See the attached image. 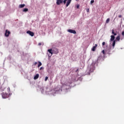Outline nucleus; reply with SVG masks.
Wrapping results in <instances>:
<instances>
[{
	"mask_svg": "<svg viewBox=\"0 0 124 124\" xmlns=\"http://www.w3.org/2000/svg\"><path fill=\"white\" fill-rule=\"evenodd\" d=\"M64 84V85H65V86H68V85L71 84V83L66 81Z\"/></svg>",
	"mask_w": 124,
	"mask_h": 124,
	"instance_id": "nucleus-16",
	"label": "nucleus"
},
{
	"mask_svg": "<svg viewBox=\"0 0 124 124\" xmlns=\"http://www.w3.org/2000/svg\"><path fill=\"white\" fill-rule=\"evenodd\" d=\"M38 62H35L34 63V65H36L37 64Z\"/></svg>",
	"mask_w": 124,
	"mask_h": 124,
	"instance_id": "nucleus-29",
	"label": "nucleus"
},
{
	"mask_svg": "<svg viewBox=\"0 0 124 124\" xmlns=\"http://www.w3.org/2000/svg\"><path fill=\"white\" fill-rule=\"evenodd\" d=\"M42 69H44V68H43V67H41L40 68V70H42Z\"/></svg>",
	"mask_w": 124,
	"mask_h": 124,
	"instance_id": "nucleus-25",
	"label": "nucleus"
},
{
	"mask_svg": "<svg viewBox=\"0 0 124 124\" xmlns=\"http://www.w3.org/2000/svg\"><path fill=\"white\" fill-rule=\"evenodd\" d=\"M112 33L113 34L114 36L117 35V32H115V31H114V30H112Z\"/></svg>",
	"mask_w": 124,
	"mask_h": 124,
	"instance_id": "nucleus-13",
	"label": "nucleus"
},
{
	"mask_svg": "<svg viewBox=\"0 0 124 124\" xmlns=\"http://www.w3.org/2000/svg\"><path fill=\"white\" fill-rule=\"evenodd\" d=\"M1 96L2 98H7V97H8V94L6 93L3 92L1 93Z\"/></svg>",
	"mask_w": 124,
	"mask_h": 124,
	"instance_id": "nucleus-2",
	"label": "nucleus"
},
{
	"mask_svg": "<svg viewBox=\"0 0 124 124\" xmlns=\"http://www.w3.org/2000/svg\"><path fill=\"white\" fill-rule=\"evenodd\" d=\"M53 53L58 55L59 54V49L58 48H54L53 50Z\"/></svg>",
	"mask_w": 124,
	"mask_h": 124,
	"instance_id": "nucleus-4",
	"label": "nucleus"
},
{
	"mask_svg": "<svg viewBox=\"0 0 124 124\" xmlns=\"http://www.w3.org/2000/svg\"><path fill=\"white\" fill-rule=\"evenodd\" d=\"M25 5H25V4H20V5H19V7L20 8H23V7H25Z\"/></svg>",
	"mask_w": 124,
	"mask_h": 124,
	"instance_id": "nucleus-12",
	"label": "nucleus"
},
{
	"mask_svg": "<svg viewBox=\"0 0 124 124\" xmlns=\"http://www.w3.org/2000/svg\"><path fill=\"white\" fill-rule=\"evenodd\" d=\"M96 47H97V44H95L94 46L92 48V50L93 52H94L95 51V49H96Z\"/></svg>",
	"mask_w": 124,
	"mask_h": 124,
	"instance_id": "nucleus-8",
	"label": "nucleus"
},
{
	"mask_svg": "<svg viewBox=\"0 0 124 124\" xmlns=\"http://www.w3.org/2000/svg\"><path fill=\"white\" fill-rule=\"evenodd\" d=\"M110 37V41H114L115 40V36L111 35Z\"/></svg>",
	"mask_w": 124,
	"mask_h": 124,
	"instance_id": "nucleus-10",
	"label": "nucleus"
},
{
	"mask_svg": "<svg viewBox=\"0 0 124 124\" xmlns=\"http://www.w3.org/2000/svg\"><path fill=\"white\" fill-rule=\"evenodd\" d=\"M78 70H79L78 69L77 70V71H76V72H77V71H78Z\"/></svg>",
	"mask_w": 124,
	"mask_h": 124,
	"instance_id": "nucleus-31",
	"label": "nucleus"
},
{
	"mask_svg": "<svg viewBox=\"0 0 124 124\" xmlns=\"http://www.w3.org/2000/svg\"><path fill=\"white\" fill-rule=\"evenodd\" d=\"M42 65V63L41 62H38V67H40Z\"/></svg>",
	"mask_w": 124,
	"mask_h": 124,
	"instance_id": "nucleus-14",
	"label": "nucleus"
},
{
	"mask_svg": "<svg viewBox=\"0 0 124 124\" xmlns=\"http://www.w3.org/2000/svg\"><path fill=\"white\" fill-rule=\"evenodd\" d=\"M56 4L57 5H60V4L62 3V2H63V0H56Z\"/></svg>",
	"mask_w": 124,
	"mask_h": 124,
	"instance_id": "nucleus-5",
	"label": "nucleus"
},
{
	"mask_svg": "<svg viewBox=\"0 0 124 124\" xmlns=\"http://www.w3.org/2000/svg\"><path fill=\"white\" fill-rule=\"evenodd\" d=\"M39 78V74H36L33 78L34 80H36V79H38Z\"/></svg>",
	"mask_w": 124,
	"mask_h": 124,
	"instance_id": "nucleus-9",
	"label": "nucleus"
},
{
	"mask_svg": "<svg viewBox=\"0 0 124 124\" xmlns=\"http://www.w3.org/2000/svg\"><path fill=\"white\" fill-rule=\"evenodd\" d=\"M119 18H122L123 16H122V15H119L118 16Z\"/></svg>",
	"mask_w": 124,
	"mask_h": 124,
	"instance_id": "nucleus-30",
	"label": "nucleus"
},
{
	"mask_svg": "<svg viewBox=\"0 0 124 124\" xmlns=\"http://www.w3.org/2000/svg\"><path fill=\"white\" fill-rule=\"evenodd\" d=\"M110 22V18H108L106 20V23L108 24Z\"/></svg>",
	"mask_w": 124,
	"mask_h": 124,
	"instance_id": "nucleus-19",
	"label": "nucleus"
},
{
	"mask_svg": "<svg viewBox=\"0 0 124 124\" xmlns=\"http://www.w3.org/2000/svg\"><path fill=\"white\" fill-rule=\"evenodd\" d=\"M115 45H116V40L113 41V43H112V46L115 47Z\"/></svg>",
	"mask_w": 124,
	"mask_h": 124,
	"instance_id": "nucleus-15",
	"label": "nucleus"
},
{
	"mask_svg": "<svg viewBox=\"0 0 124 124\" xmlns=\"http://www.w3.org/2000/svg\"><path fill=\"white\" fill-rule=\"evenodd\" d=\"M79 7H80V5H77V8L79 9Z\"/></svg>",
	"mask_w": 124,
	"mask_h": 124,
	"instance_id": "nucleus-26",
	"label": "nucleus"
},
{
	"mask_svg": "<svg viewBox=\"0 0 124 124\" xmlns=\"http://www.w3.org/2000/svg\"><path fill=\"white\" fill-rule=\"evenodd\" d=\"M27 33L30 35L31 36H33L34 35V33H33V32H31V31H27Z\"/></svg>",
	"mask_w": 124,
	"mask_h": 124,
	"instance_id": "nucleus-6",
	"label": "nucleus"
},
{
	"mask_svg": "<svg viewBox=\"0 0 124 124\" xmlns=\"http://www.w3.org/2000/svg\"><path fill=\"white\" fill-rule=\"evenodd\" d=\"M104 45H105V42H103L102 43V46H104Z\"/></svg>",
	"mask_w": 124,
	"mask_h": 124,
	"instance_id": "nucleus-27",
	"label": "nucleus"
},
{
	"mask_svg": "<svg viewBox=\"0 0 124 124\" xmlns=\"http://www.w3.org/2000/svg\"><path fill=\"white\" fill-rule=\"evenodd\" d=\"M67 31L68 32H70V33H73L74 34H76V31H75V30L69 29L67 30Z\"/></svg>",
	"mask_w": 124,
	"mask_h": 124,
	"instance_id": "nucleus-3",
	"label": "nucleus"
},
{
	"mask_svg": "<svg viewBox=\"0 0 124 124\" xmlns=\"http://www.w3.org/2000/svg\"><path fill=\"white\" fill-rule=\"evenodd\" d=\"M48 77H46V78H45V81H47V80H48Z\"/></svg>",
	"mask_w": 124,
	"mask_h": 124,
	"instance_id": "nucleus-23",
	"label": "nucleus"
},
{
	"mask_svg": "<svg viewBox=\"0 0 124 124\" xmlns=\"http://www.w3.org/2000/svg\"><path fill=\"white\" fill-rule=\"evenodd\" d=\"M120 39V35L118 36L116 38V40H117V41H119Z\"/></svg>",
	"mask_w": 124,
	"mask_h": 124,
	"instance_id": "nucleus-18",
	"label": "nucleus"
},
{
	"mask_svg": "<svg viewBox=\"0 0 124 124\" xmlns=\"http://www.w3.org/2000/svg\"><path fill=\"white\" fill-rule=\"evenodd\" d=\"M122 34L123 36H124V31H122Z\"/></svg>",
	"mask_w": 124,
	"mask_h": 124,
	"instance_id": "nucleus-28",
	"label": "nucleus"
},
{
	"mask_svg": "<svg viewBox=\"0 0 124 124\" xmlns=\"http://www.w3.org/2000/svg\"><path fill=\"white\" fill-rule=\"evenodd\" d=\"M86 11H87V12L88 13H89V12H90V9H86Z\"/></svg>",
	"mask_w": 124,
	"mask_h": 124,
	"instance_id": "nucleus-24",
	"label": "nucleus"
},
{
	"mask_svg": "<svg viewBox=\"0 0 124 124\" xmlns=\"http://www.w3.org/2000/svg\"><path fill=\"white\" fill-rule=\"evenodd\" d=\"M102 53L103 54V55H106L105 50H103L102 51Z\"/></svg>",
	"mask_w": 124,
	"mask_h": 124,
	"instance_id": "nucleus-22",
	"label": "nucleus"
},
{
	"mask_svg": "<svg viewBox=\"0 0 124 124\" xmlns=\"http://www.w3.org/2000/svg\"><path fill=\"white\" fill-rule=\"evenodd\" d=\"M9 34H10V31H8V30H6L5 31V36H6V37H8V36H9Z\"/></svg>",
	"mask_w": 124,
	"mask_h": 124,
	"instance_id": "nucleus-7",
	"label": "nucleus"
},
{
	"mask_svg": "<svg viewBox=\"0 0 124 124\" xmlns=\"http://www.w3.org/2000/svg\"><path fill=\"white\" fill-rule=\"evenodd\" d=\"M44 45V43H39V44H38V46H41L42 45Z\"/></svg>",
	"mask_w": 124,
	"mask_h": 124,
	"instance_id": "nucleus-20",
	"label": "nucleus"
},
{
	"mask_svg": "<svg viewBox=\"0 0 124 124\" xmlns=\"http://www.w3.org/2000/svg\"><path fill=\"white\" fill-rule=\"evenodd\" d=\"M23 11L24 12H28V11H29V9H28V8H24Z\"/></svg>",
	"mask_w": 124,
	"mask_h": 124,
	"instance_id": "nucleus-17",
	"label": "nucleus"
},
{
	"mask_svg": "<svg viewBox=\"0 0 124 124\" xmlns=\"http://www.w3.org/2000/svg\"><path fill=\"white\" fill-rule=\"evenodd\" d=\"M93 2H94V0H92L90 2V3H91V4H93Z\"/></svg>",
	"mask_w": 124,
	"mask_h": 124,
	"instance_id": "nucleus-21",
	"label": "nucleus"
},
{
	"mask_svg": "<svg viewBox=\"0 0 124 124\" xmlns=\"http://www.w3.org/2000/svg\"><path fill=\"white\" fill-rule=\"evenodd\" d=\"M72 1V0H63V2L64 3V4H66V7H68V6L69 5V4H70V3H71V1ZM67 1V3H66Z\"/></svg>",
	"mask_w": 124,
	"mask_h": 124,
	"instance_id": "nucleus-1",
	"label": "nucleus"
},
{
	"mask_svg": "<svg viewBox=\"0 0 124 124\" xmlns=\"http://www.w3.org/2000/svg\"><path fill=\"white\" fill-rule=\"evenodd\" d=\"M47 51L49 52L50 54H51V56L53 55V50L52 49H48Z\"/></svg>",
	"mask_w": 124,
	"mask_h": 124,
	"instance_id": "nucleus-11",
	"label": "nucleus"
}]
</instances>
